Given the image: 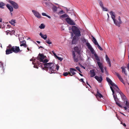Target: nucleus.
I'll return each mask as SVG.
<instances>
[{"mask_svg": "<svg viewBox=\"0 0 129 129\" xmlns=\"http://www.w3.org/2000/svg\"><path fill=\"white\" fill-rule=\"evenodd\" d=\"M45 56L43 54L40 53L37 58V60L42 63H39L38 61L33 57V58L30 59V61H33V63L34 65V67L38 68L37 64H38L39 66H41L43 68V69L48 71L50 74L55 73L59 70V66L58 64H55L53 63L47 62L48 60L47 59L44 60Z\"/></svg>", "mask_w": 129, "mask_h": 129, "instance_id": "nucleus-1", "label": "nucleus"}, {"mask_svg": "<svg viewBox=\"0 0 129 129\" xmlns=\"http://www.w3.org/2000/svg\"><path fill=\"white\" fill-rule=\"evenodd\" d=\"M72 30L76 36H74L72 42L73 44H75L77 41V38L76 37H80L81 36L80 29L75 26H73L72 27Z\"/></svg>", "mask_w": 129, "mask_h": 129, "instance_id": "nucleus-2", "label": "nucleus"}, {"mask_svg": "<svg viewBox=\"0 0 129 129\" xmlns=\"http://www.w3.org/2000/svg\"><path fill=\"white\" fill-rule=\"evenodd\" d=\"M110 14L111 16V17L113 19L114 23L116 26L119 27L120 25L122 23V22L120 18V16H119L118 18V20H117L115 19V13L113 11H111L110 12Z\"/></svg>", "mask_w": 129, "mask_h": 129, "instance_id": "nucleus-3", "label": "nucleus"}, {"mask_svg": "<svg viewBox=\"0 0 129 129\" xmlns=\"http://www.w3.org/2000/svg\"><path fill=\"white\" fill-rule=\"evenodd\" d=\"M120 94L122 100L124 101V103H125L126 106L124 107V108L125 110L127 112H129V103L126 97L122 92L120 93Z\"/></svg>", "mask_w": 129, "mask_h": 129, "instance_id": "nucleus-4", "label": "nucleus"}, {"mask_svg": "<svg viewBox=\"0 0 129 129\" xmlns=\"http://www.w3.org/2000/svg\"><path fill=\"white\" fill-rule=\"evenodd\" d=\"M43 4L44 5H45L48 8H49L50 6H52V10L53 12H55L57 11L58 7L56 6H54L52 4L48 2L45 1H44Z\"/></svg>", "mask_w": 129, "mask_h": 129, "instance_id": "nucleus-5", "label": "nucleus"}, {"mask_svg": "<svg viewBox=\"0 0 129 129\" xmlns=\"http://www.w3.org/2000/svg\"><path fill=\"white\" fill-rule=\"evenodd\" d=\"M8 2L11 4L14 9H17L19 8V6L18 4L15 2L11 0H9Z\"/></svg>", "mask_w": 129, "mask_h": 129, "instance_id": "nucleus-6", "label": "nucleus"}, {"mask_svg": "<svg viewBox=\"0 0 129 129\" xmlns=\"http://www.w3.org/2000/svg\"><path fill=\"white\" fill-rule=\"evenodd\" d=\"M32 12L35 16L38 18H42L41 14L37 11L33 10H32Z\"/></svg>", "mask_w": 129, "mask_h": 129, "instance_id": "nucleus-7", "label": "nucleus"}, {"mask_svg": "<svg viewBox=\"0 0 129 129\" xmlns=\"http://www.w3.org/2000/svg\"><path fill=\"white\" fill-rule=\"evenodd\" d=\"M11 48L12 51L15 53H17L21 51L20 50L19 47L14 46L12 47Z\"/></svg>", "mask_w": 129, "mask_h": 129, "instance_id": "nucleus-8", "label": "nucleus"}, {"mask_svg": "<svg viewBox=\"0 0 129 129\" xmlns=\"http://www.w3.org/2000/svg\"><path fill=\"white\" fill-rule=\"evenodd\" d=\"M87 47L88 49L90 50L92 53H94V51H95L92 47L91 45L89 43H87L86 44Z\"/></svg>", "mask_w": 129, "mask_h": 129, "instance_id": "nucleus-9", "label": "nucleus"}, {"mask_svg": "<svg viewBox=\"0 0 129 129\" xmlns=\"http://www.w3.org/2000/svg\"><path fill=\"white\" fill-rule=\"evenodd\" d=\"M66 20L68 24L70 25H75V24L74 21L69 17L66 18Z\"/></svg>", "mask_w": 129, "mask_h": 129, "instance_id": "nucleus-10", "label": "nucleus"}, {"mask_svg": "<svg viewBox=\"0 0 129 129\" xmlns=\"http://www.w3.org/2000/svg\"><path fill=\"white\" fill-rule=\"evenodd\" d=\"M113 87L112 88H113V89L116 92L119 93L120 94V93L121 92V91H120V89L114 83L113 85L112 86Z\"/></svg>", "mask_w": 129, "mask_h": 129, "instance_id": "nucleus-11", "label": "nucleus"}, {"mask_svg": "<svg viewBox=\"0 0 129 129\" xmlns=\"http://www.w3.org/2000/svg\"><path fill=\"white\" fill-rule=\"evenodd\" d=\"M97 63L98 64V66L99 68H100L101 72L102 73L104 72V69L103 67L102 64L99 61L97 62Z\"/></svg>", "mask_w": 129, "mask_h": 129, "instance_id": "nucleus-12", "label": "nucleus"}, {"mask_svg": "<svg viewBox=\"0 0 129 129\" xmlns=\"http://www.w3.org/2000/svg\"><path fill=\"white\" fill-rule=\"evenodd\" d=\"M6 6L10 12L13 11V8L9 4H7L6 5Z\"/></svg>", "mask_w": 129, "mask_h": 129, "instance_id": "nucleus-13", "label": "nucleus"}, {"mask_svg": "<svg viewBox=\"0 0 129 129\" xmlns=\"http://www.w3.org/2000/svg\"><path fill=\"white\" fill-rule=\"evenodd\" d=\"M6 54H8L12 53V52H13L12 51L11 48V49L10 48H7L6 50Z\"/></svg>", "mask_w": 129, "mask_h": 129, "instance_id": "nucleus-14", "label": "nucleus"}, {"mask_svg": "<svg viewBox=\"0 0 129 129\" xmlns=\"http://www.w3.org/2000/svg\"><path fill=\"white\" fill-rule=\"evenodd\" d=\"M106 60L107 63L109 65V66L110 67L111 66V64L110 59L108 57L107 55H106L105 56Z\"/></svg>", "mask_w": 129, "mask_h": 129, "instance_id": "nucleus-15", "label": "nucleus"}, {"mask_svg": "<svg viewBox=\"0 0 129 129\" xmlns=\"http://www.w3.org/2000/svg\"><path fill=\"white\" fill-rule=\"evenodd\" d=\"M99 82H101L102 80V78L101 76L99 77L96 76L94 77Z\"/></svg>", "mask_w": 129, "mask_h": 129, "instance_id": "nucleus-16", "label": "nucleus"}, {"mask_svg": "<svg viewBox=\"0 0 129 129\" xmlns=\"http://www.w3.org/2000/svg\"><path fill=\"white\" fill-rule=\"evenodd\" d=\"M20 41V46H23L25 47H27V45L25 44L26 42L25 41H23L21 42Z\"/></svg>", "mask_w": 129, "mask_h": 129, "instance_id": "nucleus-17", "label": "nucleus"}, {"mask_svg": "<svg viewBox=\"0 0 129 129\" xmlns=\"http://www.w3.org/2000/svg\"><path fill=\"white\" fill-rule=\"evenodd\" d=\"M110 88L112 91V93H113V97L114 98V100L115 102L117 101V96H115L114 94V89H113L112 87V86L110 87Z\"/></svg>", "mask_w": 129, "mask_h": 129, "instance_id": "nucleus-18", "label": "nucleus"}, {"mask_svg": "<svg viewBox=\"0 0 129 129\" xmlns=\"http://www.w3.org/2000/svg\"><path fill=\"white\" fill-rule=\"evenodd\" d=\"M70 72H69L71 74H72V75H74L76 74V73L75 72V71H76V70L75 69L71 68L70 69Z\"/></svg>", "mask_w": 129, "mask_h": 129, "instance_id": "nucleus-19", "label": "nucleus"}, {"mask_svg": "<svg viewBox=\"0 0 129 129\" xmlns=\"http://www.w3.org/2000/svg\"><path fill=\"white\" fill-rule=\"evenodd\" d=\"M72 55L74 61L76 62H77L78 60V58H76L75 54L74 51H73V52Z\"/></svg>", "mask_w": 129, "mask_h": 129, "instance_id": "nucleus-20", "label": "nucleus"}, {"mask_svg": "<svg viewBox=\"0 0 129 129\" xmlns=\"http://www.w3.org/2000/svg\"><path fill=\"white\" fill-rule=\"evenodd\" d=\"M39 35L42 38L44 39L45 40H46L47 38V37L46 35H43L42 34V33L41 32L40 33Z\"/></svg>", "mask_w": 129, "mask_h": 129, "instance_id": "nucleus-21", "label": "nucleus"}, {"mask_svg": "<svg viewBox=\"0 0 129 129\" xmlns=\"http://www.w3.org/2000/svg\"><path fill=\"white\" fill-rule=\"evenodd\" d=\"M96 96L98 100H99L98 99L99 98H101L103 97V95L100 93H99L98 91L97 92Z\"/></svg>", "mask_w": 129, "mask_h": 129, "instance_id": "nucleus-22", "label": "nucleus"}, {"mask_svg": "<svg viewBox=\"0 0 129 129\" xmlns=\"http://www.w3.org/2000/svg\"><path fill=\"white\" fill-rule=\"evenodd\" d=\"M106 79L107 81L108 82L109 84L112 86L114 85V83L109 78L107 77L106 78Z\"/></svg>", "mask_w": 129, "mask_h": 129, "instance_id": "nucleus-23", "label": "nucleus"}, {"mask_svg": "<svg viewBox=\"0 0 129 129\" xmlns=\"http://www.w3.org/2000/svg\"><path fill=\"white\" fill-rule=\"evenodd\" d=\"M90 77H92L95 75V72L93 70H91L90 71Z\"/></svg>", "mask_w": 129, "mask_h": 129, "instance_id": "nucleus-24", "label": "nucleus"}, {"mask_svg": "<svg viewBox=\"0 0 129 129\" xmlns=\"http://www.w3.org/2000/svg\"><path fill=\"white\" fill-rule=\"evenodd\" d=\"M5 5V3L2 2H0V8L4 9Z\"/></svg>", "mask_w": 129, "mask_h": 129, "instance_id": "nucleus-25", "label": "nucleus"}, {"mask_svg": "<svg viewBox=\"0 0 129 129\" xmlns=\"http://www.w3.org/2000/svg\"><path fill=\"white\" fill-rule=\"evenodd\" d=\"M9 22L12 25L14 26L15 25V24L16 23V20L14 19H12L9 21Z\"/></svg>", "mask_w": 129, "mask_h": 129, "instance_id": "nucleus-26", "label": "nucleus"}, {"mask_svg": "<svg viewBox=\"0 0 129 129\" xmlns=\"http://www.w3.org/2000/svg\"><path fill=\"white\" fill-rule=\"evenodd\" d=\"M81 40L82 42L86 44H87V43H89L88 40L85 39L84 38H81Z\"/></svg>", "mask_w": 129, "mask_h": 129, "instance_id": "nucleus-27", "label": "nucleus"}, {"mask_svg": "<svg viewBox=\"0 0 129 129\" xmlns=\"http://www.w3.org/2000/svg\"><path fill=\"white\" fill-rule=\"evenodd\" d=\"M92 54H93L95 57V58L96 60H97L99 61L100 60L99 58V57L95 53V51H94V53Z\"/></svg>", "mask_w": 129, "mask_h": 129, "instance_id": "nucleus-28", "label": "nucleus"}, {"mask_svg": "<svg viewBox=\"0 0 129 129\" xmlns=\"http://www.w3.org/2000/svg\"><path fill=\"white\" fill-rule=\"evenodd\" d=\"M68 17V15L66 14H64L60 16L59 17L60 19H62V18H64Z\"/></svg>", "mask_w": 129, "mask_h": 129, "instance_id": "nucleus-29", "label": "nucleus"}, {"mask_svg": "<svg viewBox=\"0 0 129 129\" xmlns=\"http://www.w3.org/2000/svg\"><path fill=\"white\" fill-rule=\"evenodd\" d=\"M93 42L95 45H98L99 44L96 40V39L94 37H93Z\"/></svg>", "mask_w": 129, "mask_h": 129, "instance_id": "nucleus-30", "label": "nucleus"}, {"mask_svg": "<svg viewBox=\"0 0 129 129\" xmlns=\"http://www.w3.org/2000/svg\"><path fill=\"white\" fill-rule=\"evenodd\" d=\"M121 69H122V72L125 75H127V74L125 71V69L124 67H122Z\"/></svg>", "mask_w": 129, "mask_h": 129, "instance_id": "nucleus-31", "label": "nucleus"}, {"mask_svg": "<svg viewBox=\"0 0 129 129\" xmlns=\"http://www.w3.org/2000/svg\"><path fill=\"white\" fill-rule=\"evenodd\" d=\"M63 74L64 76H67L68 74H69L71 76H72V75L71 74V73L70 72H69L68 73L67 72L64 73Z\"/></svg>", "mask_w": 129, "mask_h": 129, "instance_id": "nucleus-32", "label": "nucleus"}, {"mask_svg": "<svg viewBox=\"0 0 129 129\" xmlns=\"http://www.w3.org/2000/svg\"><path fill=\"white\" fill-rule=\"evenodd\" d=\"M74 50L75 52H77L78 53L79 52V48L77 47H75L74 48Z\"/></svg>", "mask_w": 129, "mask_h": 129, "instance_id": "nucleus-33", "label": "nucleus"}, {"mask_svg": "<svg viewBox=\"0 0 129 129\" xmlns=\"http://www.w3.org/2000/svg\"><path fill=\"white\" fill-rule=\"evenodd\" d=\"M45 25L43 24H41L40 26H39L41 29H44L45 28Z\"/></svg>", "mask_w": 129, "mask_h": 129, "instance_id": "nucleus-34", "label": "nucleus"}, {"mask_svg": "<svg viewBox=\"0 0 129 129\" xmlns=\"http://www.w3.org/2000/svg\"><path fill=\"white\" fill-rule=\"evenodd\" d=\"M116 104L118 105L121 108H124V107H123L121 105L120 103H119L117 102V101L116 102Z\"/></svg>", "mask_w": 129, "mask_h": 129, "instance_id": "nucleus-35", "label": "nucleus"}, {"mask_svg": "<svg viewBox=\"0 0 129 129\" xmlns=\"http://www.w3.org/2000/svg\"><path fill=\"white\" fill-rule=\"evenodd\" d=\"M46 42L49 44H52V42L49 39L46 40Z\"/></svg>", "mask_w": 129, "mask_h": 129, "instance_id": "nucleus-36", "label": "nucleus"}, {"mask_svg": "<svg viewBox=\"0 0 129 129\" xmlns=\"http://www.w3.org/2000/svg\"><path fill=\"white\" fill-rule=\"evenodd\" d=\"M64 13L63 11L62 10H61L59 12H57V13L58 15H60V14Z\"/></svg>", "mask_w": 129, "mask_h": 129, "instance_id": "nucleus-37", "label": "nucleus"}, {"mask_svg": "<svg viewBox=\"0 0 129 129\" xmlns=\"http://www.w3.org/2000/svg\"><path fill=\"white\" fill-rule=\"evenodd\" d=\"M99 4L100 6L102 8L104 7L103 4L101 1H100V2Z\"/></svg>", "mask_w": 129, "mask_h": 129, "instance_id": "nucleus-38", "label": "nucleus"}, {"mask_svg": "<svg viewBox=\"0 0 129 129\" xmlns=\"http://www.w3.org/2000/svg\"><path fill=\"white\" fill-rule=\"evenodd\" d=\"M102 9L104 11H108L107 9L103 7L102 8Z\"/></svg>", "mask_w": 129, "mask_h": 129, "instance_id": "nucleus-39", "label": "nucleus"}, {"mask_svg": "<svg viewBox=\"0 0 129 129\" xmlns=\"http://www.w3.org/2000/svg\"><path fill=\"white\" fill-rule=\"evenodd\" d=\"M118 78L120 80V81L122 82V83H123V80L122 78H121V76L120 75L118 77Z\"/></svg>", "mask_w": 129, "mask_h": 129, "instance_id": "nucleus-40", "label": "nucleus"}, {"mask_svg": "<svg viewBox=\"0 0 129 129\" xmlns=\"http://www.w3.org/2000/svg\"><path fill=\"white\" fill-rule=\"evenodd\" d=\"M0 26H1L2 27H4V24L3 22H2V21L0 22Z\"/></svg>", "mask_w": 129, "mask_h": 129, "instance_id": "nucleus-41", "label": "nucleus"}, {"mask_svg": "<svg viewBox=\"0 0 129 129\" xmlns=\"http://www.w3.org/2000/svg\"><path fill=\"white\" fill-rule=\"evenodd\" d=\"M56 58H57L59 60H60V61H61L62 60V58L61 57H59L57 56H56Z\"/></svg>", "mask_w": 129, "mask_h": 129, "instance_id": "nucleus-42", "label": "nucleus"}, {"mask_svg": "<svg viewBox=\"0 0 129 129\" xmlns=\"http://www.w3.org/2000/svg\"><path fill=\"white\" fill-rule=\"evenodd\" d=\"M98 48L101 50H103L102 48L98 44L97 45Z\"/></svg>", "mask_w": 129, "mask_h": 129, "instance_id": "nucleus-43", "label": "nucleus"}, {"mask_svg": "<svg viewBox=\"0 0 129 129\" xmlns=\"http://www.w3.org/2000/svg\"><path fill=\"white\" fill-rule=\"evenodd\" d=\"M76 68L77 69L78 71H79L80 72H81L80 70V68L79 67H76Z\"/></svg>", "mask_w": 129, "mask_h": 129, "instance_id": "nucleus-44", "label": "nucleus"}, {"mask_svg": "<svg viewBox=\"0 0 129 129\" xmlns=\"http://www.w3.org/2000/svg\"><path fill=\"white\" fill-rule=\"evenodd\" d=\"M42 15L43 16H47V15L46 14V13H42Z\"/></svg>", "mask_w": 129, "mask_h": 129, "instance_id": "nucleus-45", "label": "nucleus"}, {"mask_svg": "<svg viewBox=\"0 0 129 129\" xmlns=\"http://www.w3.org/2000/svg\"><path fill=\"white\" fill-rule=\"evenodd\" d=\"M115 75H116L118 77L119 76H120V75L118 73H115Z\"/></svg>", "mask_w": 129, "mask_h": 129, "instance_id": "nucleus-46", "label": "nucleus"}, {"mask_svg": "<svg viewBox=\"0 0 129 129\" xmlns=\"http://www.w3.org/2000/svg\"><path fill=\"white\" fill-rule=\"evenodd\" d=\"M115 75H116L118 77L119 76H120V75L118 73H115Z\"/></svg>", "mask_w": 129, "mask_h": 129, "instance_id": "nucleus-47", "label": "nucleus"}, {"mask_svg": "<svg viewBox=\"0 0 129 129\" xmlns=\"http://www.w3.org/2000/svg\"><path fill=\"white\" fill-rule=\"evenodd\" d=\"M115 75H116L118 77L119 76H120V75L118 73H115Z\"/></svg>", "mask_w": 129, "mask_h": 129, "instance_id": "nucleus-48", "label": "nucleus"}, {"mask_svg": "<svg viewBox=\"0 0 129 129\" xmlns=\"http://www.w3.org/2000/svg\"><path fill=\"white\" fill-rule=\"evenodd\" d=\"M3 67V64L0 62V67Z\"/></svg>", "mask_w": 129, "mask_h": 129, "instance_id": "nucleus-49", "label": "nucleus"}, {"mask_svg": "<svg viewBox=\"0 0 129 129\" xmlns=\"http://www.w3.org/2000/svg\"><path fill=\"white\" fill-rule=\"evenodd\" d=\"M71 33V38H72L73 36V34L72 32H70Z\"/></svg>", "mask_w": 129, "mask_h": 129, "instance_id": "nucleus-50", "label": "nucleus"}, {"mask_svg": "<svg viewBox=\"0 0 129 129\" xmlns=\"http://www.w3.org/2000/svg\"><path fill=\"white\" fill-rule=\"evenodd\" d=\"M121 124H122L123 125L124 127H125L126 126V124L124 123L122 124V122H121Z\"/></svg>", "mask_w": 129, "mask_h": 129, "instance_id": "nucleus-51", "label": "nucleus"}, {"mask_svg": "<svg viewBox=\"0 0 129 129\" xmlns=\"http://www.w3.org/2000/svg\"><path fill=\"white\" fill-rule=\"evenodd\" d=\"M12 33V34H13V33H14L15 32V30H12V32H11Z\"/></svg>", "mask_w": 129, "mask_h": 129, "instance_id": "nucleus-52", "label": "nucleus"}, {"mask_svg": "<svg viewBox=\"0 0 129 129\" xmlns=\"http://www.w3.org/2000/svg\"><path fill=\"white\" fill-rule=\"evenodd\" d=\"M53 52V54H54V55L55 56H56H56H57L56 55V54L55 53H54V52Z\"/></svg>", "mask_w": 129, "mask_h": 129, "instance_id": "nucleus-53", "label": "nucleus"}, {"mask_svg": "<svg viewBox=\"0 0 129 129\" xmlns=\"http://www.w3.org/2000/svg\"><path fill=\"white\" fill-rule=\"evenodd\" d=\"M80 80L82 82H84L83 79H81Z\"/></svg>", "mask_w": 129, "mask_h": 129, "instance_id": "nucleus-54", "label": "nucleus"}, {"mask_svg": "<svg viewBox=\"0 0 129 129\" xmlns=\"http://www.w3.org/2000/svg\"><path fill=\"white\" fill-rule=\"evenodd\" d=\"M11 45H9L8 47H7V48H8V47L9 48H11Z\"/></svg>", "mask_w": 129, "mask_h": 129, "instance_id": "nucleus-55", "label": "nucleus"}, {"mask_svg": "<svg viewBox=\"0 0 129 129\" xmlns=\"http://www.w3.org/2000/svg\"><path fill=\"white\" fill-rule=\"evenodd\" d=\"M46 16L47 17H48V18H51L50 17V16H48V15H47Z\"/></svg>", "mask_w": 129, "mask_h": 129, "instance_id": "nucleus-56", "label": "nucleus"}, {"mask_svg": "<svg viewBox=\"0 0 129 129\" xmlns=\"http://www.w3.org/2000/svg\"><path fill=\"white\" fill-rule=\"evenodd\" d=\"M37 42L38 43H39V44L40 43V42L39 41H37Z\"/></svg>", "mask_w": 129, "mask_h": 129, "instance_id": "nucleus-57", "label": "nucleus"}, {"mask_svg": "<svg viewBox=\"0 0 129 129\" xmlns=\"http://www.w3.org/2000/svg\"><path fill=\"white\" fill-rule=\"evenodd\" d=\"M2 21V19L1 18H0V22H1Z\"/></svg>", "mask_w": 129, "mask_h": 129, "instance_id": "nucleus-58", "label": "nucleus"}, {"mask_svg": "<svg viewBox=\"0 0 129 129\" xmlns=\"http://www.w3.org/2000/svg\"><path fill=\"white\" fill-rule=\"evenodd\" d=\"M127 68L129 69V63H128L127 66Z\"/></svg>", "mask_w": 129, "mask_h": 129, "instance_id": "nucleus-59", "label": "nucleus"}, {"mask_svg": "<svg viewBox=\"0 0 129 129\" xmlns=\"http://www.w3.org/2000/svg\"><path fill=\"white\" fill-rule=\"evenodd\" d=\"M121 113L124 116H125V115H124V114H123V113Z\"/></svg>", "mask_w": 129, "mask_h": 129, "instance_id": "nucleus-60", "label": "nucleus"}, {"mask_svg": "<svg viewBox=\"0 0 129 129\" xmlns=\"http://www.w3.org/2000/svg\"><path fill=\"white\" fill-rule=\"evenodd\" d=\"M82 67L84 69H85V67H83V66H82Z\"/></svg>", "mask_w": 129, "mask_h": 129, "instance_id": "nucleus-61", "label": "nucleus"}, {"mask_svg": "<svg viewBox=\"0 0 129 129\" xmlns=\"http://www.w3.org/2000/svg\"><path fill=\"white\" fill-rule=\"evenodd\" d=\"M10 25H7V26L8 27H10Z\"/></svg>", "mask_w": 129, "mask_h": 129, "instance_id": "nucleus-62", "label": "nucleus"}, {"mask_svg": "<svg viewBox=\"0 0 129 129\" xmlns=\"http://www.w3.org/2000/svg\"><path fill=\"white\" fill-rule=\"evenodd\" d=\"M55 4L56 5H59L58 4H57V3H55Z\"/></svg>", "mask_w": 129, "mask_h": 129, "instance_id": "nucleus-63", "label": "nucleus"}, {"mask_svg": "<svg viewBox=\"0 0 129 129\" xmlns=\"http://www.w3.org/2000/svg\"><path fill=\"white\" fill-rule=\"evenodd\" d=\"M71 27H69V30H71Z\"/></svg>", "mask_w": 129, "mask_h": 129, "instance_id": "nucleus-64", "label": "nucleus"}]
</instances>
